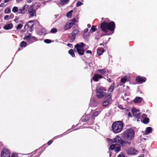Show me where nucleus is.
I'll return each instance as SVG.
<instances>
[{"mask_svg": "<svg viewBox=\"0 0 157 157\" xmlns=\"http://www.w3.org/2000/svg\"><path fill=\"white\" fill-rule=\"evenodd\" d=\"M67 46L70 48H72L73 47V45L72 44H67Z\"/></svg>", "mask_w": 157, "mask_h": 157, "instance_id": "50", "label": "nucleus"}, {"mask_svg": "<svg viewBox=\"0 0 157 157\" xmlns=\"http://www.w3.org/2000/svg\"><path fill=\"white\" fill-rule=\"evenodd\" d=\"M100 113L99 111H96L93 113L91 116L90 117V120L91 121V124H93L95 117H97Z\"/></svg>", "mask_w": 157, "mask_h": 157, "instance_id": "11", "label": "nucleus"}, {"mask_svg": "<svg viewBox=\"0 0 157 157\" xmlns=\"http://www.w3.org/2000/svg\"><path fill=\"white\" fill-rule=\"evenodd\" d=\"M104 20L106 21H107L108 22H109V20H108V19L107 18H106Z\"/></svg>", "mask_w": 157, "mask_h": 157, "instance_id": "58", "label": "nucleus"}, {"mask_svg": "<svg viewBox=\"0 0 157 157\" xmlns=\"http://www.w3.org/2000/svg\"><path fill=\"white\" fill-rule=\"evenodd\" d=\"M79 31L77 29L73 30L68 36L70 42H72L74 41L76 35L78 33Z\"/></svg>", "mask_w": 157, "mask_h": 157, "instance_id": "7", "label": "nucleus"}, {"mask_svg": "<svg viewBox=\"0 0 157 157\" xmlns=\"http://www.w3.org/2000/svg\"><path fill=\"white\" fill-rule=\"evenodd\" d=\"M118 106L119 107V108L121 109H124V108L123 107H122V106L121 105H118Z\"/></svg>", "mask_w": 157, "mask_h": 157, "instance_id": "48", "label": "nucleus"}, {"mask_svg": "<svg viewBox=\"0 0 157 157\" xmlns=\"http://www.w3.org/2000/svg\"><path fill=\"white\" fill-rule=\"evenodd\" d=\"M52 142H53L52 140H50L49 141H48V142L47 143H48V145H50L52 143Z\"/></svg>", "mask_w": 157, "mask_h": 157, "instance_id": "47", "label": "nucleus"}, {"mask_svg": "<svg viewBox=\"0 0 157 157\" xmlns=\"http://www.w3.org/2000/svg\"><path fill=\"white\" fill-rule=\"evenodd\" d=\"M31 36V34L29 33L28 35L25 36L24 38V40H26L29 44H30V41Z\"/></svg>", "mask_w": 157, "mask_h": 157, "instance_id": "21", "label": "nucleus"}, {"mask_svg": "<svg viewBox=\"0 0 157 157\" xmlns=\"http://www.w3.org/2000/svg\"><path fill=\"white\" fill-rule=\"evenodd\" d=\"M85 45L86 44L83 42L77 44L75 46L74 51H77L80 55H83L84 53V48Z\"/></svg>", "mask_w": 157, "mask_h": 157, "instance_id": "5", "label": "nucleus"}, {"mask_svg": "<svg viewBox=\"0 0 157 157\" xmlns=\"http://www.w3.org/2000/svg\"><path fill=\"white\" fill-rule=\"evenodd\" d=\"M23 26V25L21 24H18L16 27L17 30L21 29Z\"/></svg>", "mask_w": 157, "mask_h": 157, "instance_id": "39", "label": "nucleus"}, {"mask_svg": "<svg viewBox=\"0 0 157 157\" xmlns=\"http://www.w3.org/2000/svg\"><path fill=\"white\" fill-rule=\"evenodd\" d=\"M83 4V3H82L81 2L78 1V2H77L76 3V6H81Z\"/></svg>", "mask_w": 157, "mask_h": 157, "instance_id": "43", "label": "nucleus"}, {"mask_svg": "<svg viewBox=\"0 0 157 157\" xmlns=\"http://www.w3.org/2000/svg\"><path fill=\"white\" fill-rule=\"evenodd\" d=\"M27 44L26 42L23 41L21 43L20 46L21 47H25L26 46Z\"/></svg>", "mask_w": 157, "mask_h": 157, "instance_id": "29", "label": "nucleus"}, {"mask_svg": "<svg viewBox=\"0 0 157 157\" xmlns=\"http://www.w3.org/2000/svg\"><path fill=\"white\" fill-rule=\"evenodd\" d=\"M116 147V146L115 144H112L110 145L109 148L110 149L112 150H114Z\"/></svg>", "mask_w": 157, "mask_h": 157, "instance_id": "34", "label": "nucleus"}, {"mask_svg": "<svg viewBox=\"0 0 157 157\" xmlns=\"http://www.w3.org/2000/svg\"><path fill=\"white\" fill-rule=\"evenodd\" d=\"M115 85V84L114 82H113V85L111 86L109 88V89L108 90V92H112L113 91L114 89V86Z\"/></svg>", "mask_w": 157, "mask_h": 157, "instance_id": "25", "label": "nucleus"}, {"mask_svg": "<svg viewBox=\"0 0 157 157\" xmlns=\"http://www.w3.org/2000/svg\"><path fill=\"white\" fill-rule=\"evenodd\" d=\"M127 80V78H122L121 80V82L124 83Z\"/></svg>", "mask_w": 157, "mask_h": 157, "instance_id": "38", "label": "nucleus"}, {"mask_svg": "<svg viewBox=\"0 0 157 157\" xmlns=\"http://www.w3.org/2000/svg\"><path fill=\"white\" fill-rule=\"evenodd\" d=\"M137 151L135 149L132 147H130L128 148L127 153L128 155H135L136 154Z\"/></svg>", "mask_w": 157, "mask_h": 157, "instance_id": "12", "label": "nucleus"}, {"mask_svg": "<svg viewBox=\"0 0 157 157\" xmlns=\"http://www.w3.org/2000/svg\"><path fill=\"white\" fill-rule=\"evenodd\" d=\"M44 41L45 43L47 44H49L51 42V41L50 40L48 39H45Z\"/></svg>", "mask_w": 157, "mask_h": 157, "instance_id": "41", "label": "nucleus"}, {"mask_svg": "<svg viewBox=\"0 0 157 157\" xmlns=\"http://www.w3.org/2000/svg\"><path fill=\"white\" fill-rule=\"evenodd\" d=\"M76 19L75 18L73 19L72 20L69 21V22L73 24V25L75 23V22Z\"/></svg>", "mask_w": 157, "mask_h": 157, "instance_id": "42", "label": "nucleus"}, {"mask_svg": "<svg viewBox=\"0 0 157 157\" xmlns=\"http://www.w3.org/2000/svg\"><path fill=\"white\" fill-rule=\"evenodd\" d=\"M123 128V124L121 121H119L113 123L112 128L114 132L117 133L121 132Z\"/></svg>", "mask_w": 157, "mask_h": 157, "instance_id": "3", "label": "nucleus"}, {"mask_svg": "<svg viewBox=\"0 0 157 157\" xmlns=\"http://www.w3.org/2000/svg\"><path fill=\"white\" fill-rule=\"evenodd\" d=\"M33 22V21H29V23H31V22Z\"/></svg>", "mask_w": 157, "mask_h": 157, "instance_id": "63", "label": "nucleus"}, {"mask_svg": "<svg viewBox=\"0 0 157 157\" xmlns=\"http://www.w3.org/2000/svg\"><path fill=\"white\" fill-rule=\"evenodd\" d=\"M97 52L98 55L101 56L104 52V50L103 48H99L97 49Z\"/></svg>", "mask_w": 157, "mask_h": 157, "instance_id": "18", "label": "nucleus"}, {"mask_svg": "<svg viewBox=\"0 0 157 157\" xmlns=\"http://www.w3.org/2000/svg\"><path fill=\"white\" fill-rule=\"evenodd\" d=\"M143 100L142 98L139 97H136L133 100V102L135 103H140Z\"/></svg>", "mask_w": 157, "mask_h": 157, "instance_id": "17", "label": "nucleus"}, {"mask_svg": "<svg viewBox=\"0 0 157 157\" xmlns=\"http://www.w3.org/2000/svg\"><path fill=\"white\" fill-rule=\"evenodd\" d=\"M11 157H18L17 155L15 153H12V154Z\"/></svg>", "mask_w": 157, "mask_h": 157, "instance_id": "45", "label": "nucleus"}, {"mask_svg": "<svg viewBox=\"0 0 157 157\" xmlns=\"http://www.w3.org/2000/svg\"><path fill=\"white\" fill-rule=\"evenodd\" d=\"M73 26V24L69 21V22L67 23L65 25L64 29L65 30L69 29H70Z\"/></svg>", "mask_w": 157, "mask_h": 157, "instance_id": "16", "label": "nucleus"}, {"mask_svg": "<svg viewBox=\"0 0 157 157\" xmlns=\"http://www.w3.org/2000/svg\"><path fill=\"white\" fill-rule=\"evenodd\" d=\"M87 26L88 27H90L91 26V25L90 24H88L87 25Z\"/></svg>", "mask_w": 157, "mask_h": 157, "instance_id": "62", "label": "nucleus"}, {"mask_svg": "<svg viewBox=\"0 0 157 157\" xmlns=\"http://www.w3.org/2000/svg\"><path fill=\"white\" fill-rule=\"evenodd\" d=\"M28 12L30 15L31 16H33L36 14V11L35 10L33 9V8L32 7H30L28 9Z\"/></svg>", "mask_w": 157, "mask_h": 157, "instance_id": "15", "label": "nucleus"}, {"mask_svg": "<svg viewBox=\"0 0 157 157\" xmlns=\"http://www.w3.org/2000/svg\"><path fill=\"white\" fill-rule=\"evenodd\" d=\"M121 146L120 145L119 146L115 148V151L116 152H118L121 150Z\"/></svg>", "mask_w": 157, "mask_h": 157, "instance_id": "40", "label": "nucleus"}, {"mask_svg": "<svg viewBox=\"0 0 157 157\" xmlns=\"http://www.w3.org/2000/svg\"><path fill=\"white\" fill-rule=\"evenodd\" d=\"M10 18L9 16L8 15H6L4 17V19L5 20H8Z\"/></svg>", "mask_w": 157, "mask_h": 157, "instance_id": "44", "label": "nucleus"}, {"mask_svg": "<svg viewBox=\"0 0 157 157\" xmlns=\"http://www.w3.org/2000/svg\"><path fill=\"white\" fill-rule=\"evenodd\" d=\"M152 128L151 127H147L146 130V132L145 133V135H147L148 134L152 132Z\"/></svg>", "mask_w": 157, "mask_h": 157, "instance_id": "23", "label": "nucleus"}, {"mask_svg": "<svg viewBox=\"0 0 157 157\" xmlns=\"http://www.w3.org/2000/svg\"><path fill=\"white\" fill-rule=\"evenodd\" d=\"M69 0H61L60 4L61 5H64L67 4L69 2Z\"/></svg>", "mask_w": 157, "mask_h": 157, "instance_id": "28", "label": "nucleus"}, {"mask_svg": "<svg viewBox=\"0 0 157 157\" xmlns=\"http://www.w3.org/2000/svg\"><path fill=\"white\" fill-rule=\"evenodd\" d=\"M103 77L101 75L98 74H96L94 75L92 78V79L95 82H98L99 79H101Z\"/></svg>", "mask_w": 157, "mask_h": 157, "instance_id": "13", "label": "nucleus"}, {"mask_svg": "<svg viewBox=\"0 0 157 157\" xmlns=\"http://www.w3.org/2000/svg\"><path fill=\"white\" fill-rule=\"evenodd\" d=\"M88 29L87 28H86L84 30V33H86L88 31Z\"/></svg>", "mask_w": 157, "mask_h": 157, "instance_id": "53", "label": "nucleus"}, {"mask_svg": "<svg viewBox=\"0 0 157 157\" xmlns=\"http://www.w3.org/2000/svg\"><path fill=\"white\" fill-rule=\"evenodd\" d=\"M108 80L109 82H112L111 81V79L110 78H108Z\"/></svg>", "mask_w": 157, "mask_h": 157, "instance_id": "60", "label": "nucleus"}, {"mask_svg": "<svg viewBox=\"0 0 157 157\" xmlns=\"http://www.w3.org/2000/svg\"><path fill=\"white\" fill-rule=\"evenodd\" d=\"M10 1V0H5L4 1V3H6L7 2H8V1Z\"/></svg>", "mask_w": 157, "mask_h": 157, "instance_id": "59", "label": "nucleus"}, {"mask_svg": "<svg viewBox=\"0 0 157 157\" xmlns=\"http://www.w3.org/2000/svg\"><path fill=\"white\" fill-rule=\"evenodd\" d=\"M115 28V24L114 22L111 21L107 23L105 21L103 22L101 25L100 28L104 32L106 33L109 30L113 33Z\"/></svg>", "mask_w": 157, "mask_h": 157, "instance_id": "1", "label": "nucleus"}, {"mask_svg": "<svg viewBox=\"0 0 157 157\" xmlns=\"http://www.w3.org/2000/svg\"><path fill=\"white\" fill-rule=\"evenodd\" d=\"M37 40V39L34 36H31V40L30 41V44H31Z\"/></svg>", "mask_w": 157, "mask_h": 157, "instance_id": "24", "label": "nucleus"}, {"mask_svg": "<svg viewBox=\"0 0 157 157\" xmlns=\"http://www.w3.org/2000/svg\"><path fill=\"white\" fill-rule=\"evenodd\" d=\"M111 142L112 143H117L122 146H124L127 144H130L131 143L130 142L124 141L118 136H116L114 139H112Z\"/></svg>", "mask_w": 157, "mask_h": 157, "instance_id": "6", "label": "nucleus"}, {"mask_svg": "<svg viewBox=\"0 0 157 157\" xmlns=\"http://www.w3.org/2000/svg\"><path fill=\"white\" fill-rule=\"evenodd\" d=\"M29 25L28 24H26L25 25V27L26 26H27L28 28H29Z\"/></svg>", "mask_w": 157, "mask_h": 157, "instance_id": "61", "label": "nucleus"}, {"mask_svg": "<svg viewBox=\"0 0 157 157\" xmlns=\"http://www.w3.org/2000/svg\"><path fill=\"white\" fill-rule=\"evenodd\" d=\"M18 13L19 14L21 13L23 14L25 13V12L24 11V10L22 9H21L18 10Z\"/></svg>", "mask_w": 157, "mask_h": 157, "instance_id": "36", "label": "nucleus"}, {"mask_svg": "<svg viewBox=\"0 0 157 157\" xmlns=\"http://www.w3.org/2000/svg\"><path fill=\"white\" fill-rule=\"evenodd\" d=\"M86 52L87 53H90L91 55L92 54V52L90 50H87V51H86Z\"/></svg>", "mask_w": 157, "mask_h": 157, "instance_id": "49", "label": "nucleus"}, {"mask_svg": "<svg viewBox=\"0 0 157 157\" xmlns=\"http://www.w3.org/2000/svg\"><path fill=\"white\" fill-rule=\"evenodd\" d=\"M147 115L146 114H143L142 115V117L143 118H145L147 117Z\"/></svg>", "mask_w": 157, "mask_h": 157, "instance_id": "46", "label": "nucleus"}, {"mask_svg": "<svg viewBox=\"0 0 157 157\" xmlns=\"http://www.w3.org/2000/svg\"><path fill=\"white\" fill-rule=\"evenodd\" d=\"M97 72L100 74L99 75H105L106 72L105 69V68H103L102 69H99L97 71Z\"/></svg>", "mask_w": 157, "mask_h": 157, "instance_id": "20", "label": "nucleus"}, {"mask_svg": "<svg viewBox=\"0 0 157 157\" xmlns=\"http://www.w3.org/2000/svg\"><path fill=\"white\" fill-rule=\"evenodd\" d=\"M128 117H132V115H131V114L130 113V112H129L128 113Z\"/></svg>", "mask_w": 157, "mask_h": 157, "instance_id": "55", "label": "nucleus"}, {"mask_svg": "<svg viewBox=\"0 0 157 157\" xmlns=\"http://www.w3.org/2000/svg\"><path fill=\"white\" fill-rule=\"evenodd\" d=\"M33 26H34V25L33 24H32L31 26H30V28L31 29V30L30 31H32V30L31 29L33 27Z\"/></svg>", "mask_w": 157, "mask_h": 157, "instance_id": "57", "label": "nucleus"}, {"mask_svg": "<svg viewBox=\"0 0 157 157\" xmlns=\"http://www.w3.org/2000/svg\"><path fill=\"white\" fill-rule=\"evenodd\" d=\"M117 157H125V156L124 155L120 154L117 156Z\"/></svg>", "mask_w": 157, "mask_h": 157, "instance_id": "52", "label": "nucleus"}, {"mask_svg": "<svg viewBox=\"0 0 157 157\" xmlns=\"http://www.w3.org/2000/svg\"><path fill=\"white\" fill-rule=\"evenodd\" d=\"M5 6V5L4 3H2L0 5V7H4Z\"/></svg>", "mask_w": 157, "mask_h": 157, "instance_id": "51", "label": "nucleus"}, {"mask_svg": "<svg viewBox=\"0 0 157 157\" xmlns=\"http://www.w3.org/2000/svg\"><path fill=\"white\" fill-rule=\"evenodd\" d=\"M82 121L83 122H85L86 121H88V124H91V121L90 120V117L89 118L87 117H86L84 118H83L82 119Z\"/></svg>", "mask_w": 157, "mask_h": 157, "instance_id": "22", "label": "nucleus"}, {"mask_svg": "<svg viewBox=\"0 0 157 157\" xmlns=\"http://www.w3.org/2000/svg\"><path fill=\"white\" fill-rule=\"evenodd\" d=\"M106 91V89L104 87H98L96 90V93L97 97L99 98H102L105 96L108 97L110 94L106 93L105 92Z\"/></svg>", "mask_w": 157, "mask_h": 157, "instance_id": "4", "label": "nucleus"}, {"mask_svg": "<svg viewBox=\"0 0 157 157\" xmlns=\"http://www.w3.org/2000/svg\"><path fill=\"white\" fill-rule=\"evenodd\" d=\"M108 97H109L103 102V106H106L108 105L111 101L112 99L110 95Z\"/></svg>", "mask_w": 157, "mask_h": 157, "instance_id": "14", "label": "nucleus"}, {"mask_svg": "<svg viewBox=\"0 0 157 157\" xmlns=\"http://www.w3.org/2000/svg\"><path fill=\"white\" fill-rule=\"evenodd\" d=\"M132 113L133 116L136 118L139 119L140 117V113L139 110L134 108L132 109Z\"/></svg>", "mask_w": 157, "mask_h": 157, "instance_id": "9", "label": "nucleus"}, {"mask_svg": "<svg viewBox=\"0 0 157 157\" xmlns=\"http://www.w3.org/2000/svg\"><path fill=\"white\" fill-rule=\"evenodd\" d=\"M1 157H10V152L9 150L7 149H3L1 151Z\"/></svg>", "mask_w": 157, "mask_h": 157, "instance_id": "8", "label": "nucleus"}, {"mask_svg": "<svg viewBox=\"0 0 157 157\" xmlns=\"http://www.w3.org/2000/svg\"><path fill=\"white\" fill-rule=\"evenodd\" d=\"M146 78L140 76H137L136 78V81L139 83H142L145 82L146 80Z\"/></svg>", "mask_w": 157, "mask_h": 157, "instance_id": "10", "label": "nucleus"}, {"mask_svg": "<svg viewBox=\"0 0 157 157\" xmlns=\"http://www.w3.org/2000/svg\"><path fill=\"white\" fill-rule=\"evenodd\" d=\"M33 1V0H27V2L29 3H30V2H32Z\"/></svg>", "mask_w": 157, "mask_h": 157, "instance_id": "56", "label": "nucleus"}, {"mask_svg": "<svg viewBox=\"0 0 157 157\" xmlns=\"http://www.w3.org/2000/svg\"><path fill=\"white\" fill-rule=\"evenodd\" d=\"M13 27V24L11 23L10 24H7L5 25L3 29L5 30H8L12 29Z\"/></svg>", "mask_w": 157, "mask_h": 157, "instance_id": "19", "label": "nucleus"}, {"mask_svg": "<svg viewBox=\"0 0 157 157\" xmlns=\"http://www.w3.org/2000/svg\"><path fill=\"white\" fill-rule=\"evenodd\" d=\"M57 32V30L55 28H52L50 31V32L51 33H56Z\"/></svg>", "mask_w": 157, "mask_h": 157, "instance_id": "35", "label": "nucleus"}, {"mask_svg": "<svg viewBox=\"0 0 157 157\" xmlns=\"http://www.w3.org/2000/svg\"><path fill=\"white\" fill-rule=\"evenodd\" d=\"M96 26L95 25H93L91 27L90 31L92 30V32H94L96 31Z\"/></svg>", "mask_w": 157, "mask_h": 157, "instance_id": "33", "label": "nucleus"}, {"mask_svg": "<svg viewBox=\"0 0 157 157\" xmlns=\"http://www.w3.org/2000/svg\"><path fill=\"white\" fill-rule=\"evenodd\" d=\"M4 12L5 13H9L11 12V10L9 7H6L4 10Z\"/></svg>", "mask_w": 157, "mask_h": 157, "instance_id": "30", "label": "nucleus"}, {"mask_svg": "<svg viewBox=\"0 0 157 157\" xmlns=\"http://www.w3.org/2000/svg\"><path fill=\"white\" fill-rule=\"evenodd\" d=\"M9 16L10 18H13L14 17V15L12 13H11L10 15V16Z\"/></svg>", "mask_w": 157, "mask_h": 157, "instance_id": "54", "label": "nucleus"}, {"mask_svg": "<svg viewBox=\"0 0 157 157\" xmlns=\"http://www.w3.org/2000/svg\"><path fill=\"white\" fill-rule=\"evenodd\" d=\"M138 157H144V156L142 155L141 156H139Z\"/></svg>", "mask_w": 157, "mask_h": 157, "instance_id": "64", "label": "nucleus"}, {"mask_svg": "<svg viewBox=\"0 0 157 157\" xmlns=\"http://www.w3.org/2000/svg\"><path fill=\"white\" fill-rule=\"evenodd\" d=\"M18 8L16 6H14L12 9V11L13 12L16 13L18 11Z\"/></svg>", "mask_w": 157, "mask_h": 157, "instance_id": "32", "label": "nucleus"}, {"mask_svg": "<svg viewBox=\"0 0 157 157\" xmlns=\"http://www.w3.org/2000/svg\"><path fill=\"white\" fill-rule=\"evenodd\" d=\"M149 119L148 117H146L144 119L143 122L144 124H147L149 122Z\"/></svg>", "mask_w": 157, "mask_h": 157, "instance_id": "27", "label": "nucleus"}, {"mask_svg": "<svg viewBox=\"0 0 157 157\" xmlns=\"http://www.w3.org/2000/svg\"><path fill=\"white\" fill-rule=\"evenodd\" d=\"M73 12V10H71L69 11L67 14V17H70L72 15V14Z\"/></svg>", "mask_w": 157, "mask_h": 157, "instance_id": "31", "label": "nucleus"}, {"mask_svg": "<svg viewBox=\"0 0 157 157\" xmlns=\"http://www.w3.org/2000/svg\"><path fill=\"white\" fill-rule=\"evenodd\" d=\"M29 7V6L28 5H25L22 8V9L24 10V11L25 12V11H26L27 10H26V9H27Z\"/></svg>", "mask_w": 157, "mask_h": 157, "instance_id": "37", "label": "nucleus"}, {"mask_svg": "<svg viewBox=\"0 0 157 157\" xmlns=\"http://www.w3.org/2000/svg\"><path fill=\"white\" fill-rule=\"evenodd\" d=\"M122 135V138L125 141H130L134 138L135 132L132 128H128L124 132Z\"/></svg>", "mask_w": 157, "mask_h": 157, "instance_id": "2", "label": "nucleus"}, {"mask_svg": "<svg viewBox=\"0 0 157 157\" xmlns=\"http://www.w3.org/2000/svg\"><path fill=\"white\" fill-rule=\"evenodd\" d=\"M68 53L73 57L75 56V54L74 53V50L72 49H71L68 51Z\"/></svg>", "mask_w": 157, "mask_h": 157, "instance_id": "26", "label": "nucleus"}]
</instances>
